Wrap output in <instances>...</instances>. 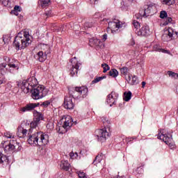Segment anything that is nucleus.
I'll list each match as a JSON object with an SVG mask.
<instances>
[{
  "mask_svg": "<svg viewBox=\"0 0 178 178\" xmlns=\"http://www.w3.org/2000/svg\"><path fill=\"white\" fill-rule=\"evenodd\" d=\"M70 156L72 159H75L77 158V156H79V154H77V152H70Z\"/></svg>",
  "mask_w": 178,
  "mask_h": 178,
  "instance_id": "obj_43",
  "label": "nucleus"
},
{
  "mask_svg": "<svg viewBox=\"0 0 178 178\" xmlns=\"http://www.w3.org/2000/svg\"><path fill=\"white\" fill-rule=\"evenodd\" d=\"M71 65H70V75L71 77L74 76H77V72L80 68V65H81L77 60V58L74 57L70 60Z\"/></svg>",
  "mask_w": 178,
  "mask_h": 178,
  "instance_id": "obj_8",
  "label": "nucleus"
},
{
  "mask_svg": "<svg viewBox=\"0 0 178 178\" xmlns=\"http://www.w3.org/2000/svg\"><path fill=\"white\" fill-rule=\"evenodd\" d=\"M102 40L103 41H106V40H108V35L106 33L102 35Z\"/></svg>",
  "mask_w": 178,
  "mask_h": 178,
  "instance_id": "obj_53",
  "label": "nucleus"
},
{
  "mask_svg": "<svg viewBox=\"0 0 178 178\" xmlns=\"http://www.w3.org/2000/svg\"><path fill=\"white\" fill-rule=\"evenodd\" d=\"M128 68L127 67H123L120 68V72L122 76H127Z\"/></svg>",
  "mask_w": 178,
  "mask_h": 178,
  "instance_id": "obj_34",
  "label": "nucleus"
},
{
  "mask_svg": "<svg viewBox=\"0 0 178 178\" xmlns=\"http://www.w3.org/2000/svg\"><path fill=\"white\" fill-rule=\"evenodd\" d=\"M3 69L8 70V65L5 63L0 64V70H3Z\"/></svg>",
  "mask_w": 178,
  "mask_h": 178,
  "instance_id": "obj_49",
  "label": "nucleus"
},
{
  "mask_svg": "<svg viewBox=\"0 0 178 178\" xmlns=\"http://www.w3.org/2000/svg\"><path fill=\"white\" fill-rule=\"evenodd\" d=\"M4 83H6V79H5V76H3V75H0V85L4 84Z\"/></svg>",
  "mask_w": 178,
  "mask_h": 178,
  "instance_id": "obj_50",
  "label": "nucleus"
},
{
  "mask_svg": "<svg viewBox=\"0 0 178 178\" xmlns=\"http://www.w3.org/2000/svg\"><path fill=\"white\" fill-rule=\"evenodd\" d=\"M122 27V23L119 19H114V21L108 22L107 31H111L112 34H115L116 31H119V29Z\"/></svg>",
  "mask_w": 178,
  "mask_h": 178,
  "instance_id": "obj_9",
  "label": "nucleus"
},
{
  "mask_svg": "<svg viewBox=\"0 0 178 178\" xmlns=\"http://www.w3.org/2000/svg\"><path fill=\"white\" fill-rule=\"evenodd\" d=\"M133 25H134V29H136L135 33L137 34V31H138V29H140V22H138L136 20H134Z\"/></svg>",
  "mask_w": 178,
  "mask_h": 178,
  "instance_id": "obj_31",
  "label": "nucleus"
},
{
  "mask_svg": "<svg viewBox=\"0 0 178 178\" xmlns=\"http://www.w3.org/2000/svg\"><path fill=\"white\" fill-rule=\"evenodd\" d=\"M49 2H51V0H40V6L42 8H47L49 5Z\"/></svg>",
  "mask_w": 178,
  "mask_h": 178,
  "instance_id": "obj_27",
  "label": "nucleus"
},
{
  "mask_svg": "<svg viewBox=\"0 0 178 178\" xmlns=\"http://www.w3.org/2000/svg\"><path fill=\"white\" fill-rule=\"evenodd\" d=\"M109 76L111 77H118L119 76V72L116 69H112L109 71Z\"/></svg>",
  "mask_w": 178,
  "mask_h": 178,
  "instance_id": "obj_28",
  "label": "nucleus"
},
{
  "mask_svg": "<svg viewBox=\"0 0 178 178\" xmlns=\"http://www.w3.org/2000/svg\"><path fill=\"white\" fill-rule=\"evenodd\" d=\"M119 98V94L113 91L107 96L106 102L110 104V106H113Z\"/></svg>",
  "mask_w": 178,
  "mask_h": 178,
  "instance_id": "obj_11",
  "label": "nucleus"
},
{
  "mask_svg": "<svg viewBox=\"0 0 178 178\" xmlns=\"http://www.w3.org/2000/svg\"><path fill=\"white\" fill-rule=\"evenodd\" d=\"M8 165H9V159L0 152V167L5 168Z\"/></svg>",
  "mask_w": 178,
  "mask_h": 178,
  "instance_id": "obj_17",
  "label": "nucleus"
},
{
  "mask_svg": "<svg viewBox=\"0 0 178 178\" xmlns=\"http://www.w3.org/2000/svg\"><path fill=\"white\" fill-rule=\"evenodd\" d=\"M94 22H86L84 24L85 29H91V27H93Z\"/></svg>",
  "mask_w": 178,
  "mask_h": 178,
  "instance_id": "obj_35",
  "label": "nucleus"
},
{
  "mask_svg": "<svg viewBox=\"0 0 178 178\" xmlns=\"http://www.w3.org/2000/svg\"><path fill=\"white\" fill-rule=\"evenodd\" d=\"M69 95L72 98H86L88 95V88L86 86L76 87L74 89L73 92H71Z\"/></svg>",
  "mask_w": 178,
  "mask_h": 178,
  "instance_id": "obj_5",
  "label": "nucleus"
},
{
  "mask_svg": "<svg viewBox=\"0 0 178 178\" xmlns=\"http://www.w3.org/2000/svg\"><path fill=\"white\" fill-rule=\"evenodd\" d=\"M162 2L164 5H168V6H170V5H173L174 3L172 0H163Z\"/></svg>",
  "mask_w": 178,
  "mask_h": 178,
  "instance_id": "obj_39",
  "label": "nucleus"
},
{
  "mask_svg": "<svg viewBox=\"0 0 178 178\" xmlns=\"http://www.w3.org/2000/svg\"><path fill=\"white\" fill-rule=\"evenodd\" d=\"M126 80L128 81V83H130L131 80V75L129 74L127 76H126Z\"/></svg>",
  "mask_w": 178,
  "mask_h": 178,
  "instance_id": "obj_54",
  "label": "nucleus"
},
{
  "mask_svg": "<svg viewBox=\"0 0 178 178\" xmlns=\"http://www.w3.org/2000/svg\"><path fill=\"white\" fill-rule=\"evenodd\" d=\"M61 120L63 122V124L58 127L57 130L59 134H65L67 131V129H70V127L73 126V120L72 117L67 115L63 116Z\"/></svg>",
  "mask_w": 178,
  "mask_h": 178,
  "instance_id": "obj_4",
  "label": "nucleus"
},
{
  "mask_svg": "<svg viewBox=\"0 0 178 178\" xmlns=\"http://www.w3.org/2000/svg\"><path fill=\"white\" fill-rule=\"evenodd\" d=\"M104 79H106V76H99V77L95 79L92 81V84H95V83H99V81H101V80H104Z\"/></svg>",
  "mask_w": 178,
  "mask_h": 178,
  "instance_id": "obj_32",
  "label": "nucleus"
},
{
  "mask_svg": "<svg viewBox=\"0 0 178 178\" xmlns=\"http://www.w3.org/2000/svg\"><path fill=\"white\" fill-rule=\"evenodd\" d=\"M44 17H51L52 16V11L51 10H48L46 11L45 13L44 14Z\"/></svg>",
  "mask_w": 178,
  "mask_h": 178,
  "instance_id": "obj_46",
  "label": "nucleus"
},
{
  "mask_svg": "<svg viewBox=\"0 0 178 178\" xmlns=\"http://www.w3.org/2000/svg\"><path fill=\"white\" fill-rule=\"evenodd\" d=\"M31 35L29 31L19 32L13 42L16 49H24L31 44Z\"/></svg>",
  "mask_w": 178,
  "mask_h": 178,
  "instance_id": "obj_3",
  "label": "nucleus"
},
{
  "mask_svg": "<svg viewBox=\"0 0 178 178\" xmlns=\"http://www.w3.org/2000/svg\"><path fill=\"white\" fill-rule=\"evenodd\" d=\"M16 86L21 88L24 94H28L31 91L33 99H41L48 94V90L44 86L39 85L36 88L31 89L26 80L17 81Z\"/></svg>",
  "mask_w": 178,
  "mask_h": 178,
  "instance_id": "obj_1",
  "label": "nucleus"
},
{
  "mask_svg": "<svg viewBox=\"0 0 178 178\" xmlns=\"http://www.w3.org/2000/svg\"><path fill=\"white\" fill-rule=\"evenodd\" d=\"M102 161V154H98L93 161L94 165H98Z\"/></svg>",
  "mask_w": 178,
  "mask_h": 178,
  "instance_id": "obj_30",
  "label": "nucleus"
},
{
  "mask_svg": "<svg viewBox=\"0 0 178 178\" xmlns=\"http://www.w3.org/2000/svg\"><path fill=\"white\" fill-rule=\"evenodd\" d=\"M30 133H28L29 136L27 141L31 145H33V147L39 145L41 147L47 145L49 143V136L48 134L42 131L35 132L33 134Z\"/></svg>",
  "mask_w": 178,
  "mask_h": 178,
  "instance_id": "obj_2",
  "label": "nucleus"
},
{
  "mask_svg": "<svg viewBox=\"0 0 178 178\" xmlns=\"http://www.w3.org/2000/svg\"><path fill=\"white\" fill-rule=\"evenodd\" d=\"M90 3H95L96 2H98V0H90Z\"/></svg>",
  "mask_w": 178,
  "mask_h": 178,
  "instance_id": "obj_55",
  "label": "nucleus"
},
{
  "mask_svg": "<svg viewBox=\"0 0 178 178\" xmlns=\"http://www.w3.org/2000/svg\"><path fill=\"white\" fill-rule=\"evenodd\" d=\"M37 106H40V103H29L25 106L19 109L20 112H32Z\"/></svg>",
  "mask_w": 178,
  "mask_h": 178,
  "instance_id": "obj_12",
  "label": "nucleus"
},
{
  "mask_svg": "<svg viewBox=\"0 0 178 178\" xmlns=\"http://www.w3.org/2000/svg\"><path fill=\"white\" fill-rule=\"evenodd\" d=\"M64 108L65 109H73L74 108V104H73V99L71 95L65 96L64 99Z\"/></svg>",
  "mask_w": 178,
  "mask_h": 178,
  "instance_id": "obj_13",
  "label": "nucleus"
},
{
  "mask_svg": "<svg viewBox=\"0 0 178 178\" xmlns=\"http://www.w3.org/2000/svg\"><path fill=\"white\" fill-rule=\"evenodd\" d=\"M40 124V122L35 120H34L31 122L30 127L31 129H29V133H31V129H35Z\"/></svg>",
  "mask_w": 178,
  "mask_h": 178,
  "instance_id": "obj_26",
  "label": "nucleus"
},
{
  "mask_svg": "<svg viewBox=\"0 0 178 178\" xmlns=\"http://www.w3.org/2000/svg\"><path fill=\"white\" fill-rule=\"evenodd\" d=\"M40 106H43V108H47L48 106L51 105V102L49 100L45 101L40 104Z\"/></svg>",
  "mask_w": 178,
  "mask_h": 178,
  "instance_id": "obj_38",
  "label": "nucleus"
},
{
  "mask_svg": "<svg viewBox=\"0 0 178 178\" xmlns=\"http://www.w3.org/2000/svg\"><path fill=\"white\" fill-rule=\"evenodd\" d=\"M42 47H45L47 49H49V46H48V44H43Z\"/></svg>",
  "mask_w": 178,
  "mask_h": 178,
  "instance_id": "obj_57",
  "label": "nucleus"
},
{
  "mask_svg": "<svg viewBox=\"0 0 178 178\" xmlns=\"http://www.w3.org/2000/svg\"><path fill=\"white\" fill-rule=\"evenodd\" d=\"M157 138L159 140H162L163 141H164V143L171 148H173L175 147L172 135L166 133V131H165L164 129L160 130V132L157 136Z\"/></svg>",
  "mask_w": 178,
  "mask_h": 178,
  "instance_id": "obj_6",
  "label": "nucleus"
},
{
  "mask_svg": "<svg viewBox=\"0 0 178 178\" xmlns=\"http://www.w3.org/2000/svg\"><path fill=\"white\" fill-rule=\"evenodd\" d=\"M130 84H131L132 86H134V84H138V79H137V76H132V80L130 82Z\"/></svg>",
  "mask_w": 178,
  "mask_h": 178,
  "instance_id": "obj_37",
  "label": "nucleus"
},
{
  "mask_svg": "<svg viewBox=\"0 0 178 178\" xmlns=\"http://www.w3.org/2000/svg\"><path fill=\"white\" fill-rule=\"evenodd\" d=\"M177 32H174L173 29H168V30L166 31L165 34L163 35L162 39L163 40L165 37H169V38H172L173 35H175V37H177Z\"/></svg>",
  "mask_w": 178,
  "mask_h": 178,
  "instance_id": "obj_21",
  "label": "nucleus"
},
{
  "mask_svg": "<svg viewBox=\"0 0 178 178\" xmlns=\"http://www.w3.org/2000/svg\"><path fill=\"white\" fill-rule=\"evenodd\" d=\"M129 1H130L131 2H134V1L136 0H129Z\"/></svg>",
  "mask_w": 178,
  "mask_h": 178,
  "instance_id": "obj_59",
  "label": "nucleus"
},
{
  "mask_svg": "<svg viewBox=\"0 0 178 178\" xmlns=\"http://www.w3.org/2000/svg\"><path fill=\"white\" fill-rule=\"evenodd\" d=\"M77 175L79 178H87V177H86V173H84V172L79 171L77 172Z\"/></svg>",
  "mask_w": 178,
  "mask_h": 178,
  "instance_id": "obj_44",
  "label": "nucleus"
},
{
  "mask_svg": "<svg viewBox=\"0 0 178 178\" xmlns=\"http://www.w3.org/2000/svg\"><path fill=\"white\" fill-rule=\"evenodd\" d=\"M60 166L63 170L65 171H67L69 169H70V163H69V161L66 160H63L60 164Z\"/></svg>",
  "mask_w": 178,
  "mask_h": 178,
  "instance_id": "obj_23",
  "label": "nucleus"
},
{
  "mask_svg": "<svg viewBox=\"0 0 178 178\" xmlns=\"http://www.w3.org/2000/svg\"><path fill=\"white\" fill-rule=\"evenodd\" d=\"M172 17H165V22L163 23V25L164 26H168V24H169V23H172Z\"/></svg>",
  "mask_w": 178,
  "mask_h": 178,
  "instance_id": "obj_41",
  "label": "nucleus"
},
{
  "mask_svg": "<svg viewBox=\"0 0 178 178\" xmlns=\"http://www.w3.org/2000/svg\"><path fill=\"white\" fill-rule=\"evenodd\" d=\"M34 120L37 122H41V120H44V114L42 113L38 112L37 111H34L33 112Z\"/></svg>",
  "mask_w": 178,
  "mask_h": 178,
  "instance_id": "obj_22",
  "label": "nucleus"
},
{
  "mask_svg": "<svg viewBox=\"0 0 178 178\" xmlns=\"http://www.w3.org/2000/svg\"><path fill=\"white\" fill-rule=\"evenodd\" d=\"M160 17L161 19H165V17H168V13H166L165 10L161 11Z\"/></svg>",
  "mask_w": 178,
  "mask_h": 178,
  "instance_id": "obj_40",
  "label": "nucleus"
},
{
  "mask_svg": "<svg viewBox=\"0 0 178 178\" xmlns=\"http://www.w3.org/2000/svg\"><path fill=\"white\" fill-rule=\"evenodd\" d=\"M26 81H27L28 85L31 88V90L37 88H34V87H35V86L38 85V81H37V79L35 77L32 76V77L28 79V80Z\"/></svg>",
  "mask_w": 178,
  "mask_h": 178,
  "instance_id": "obj_18",
  "label": "nucleus"
},
{
  "mask_svg": "<svg viewBox=\"0 0 178 178\" xmlns=\"http://www.w3.org/2000/svg\"><path fill=\"white\" fill-rule=\"evenodd\" d=\"M136 34L141 37H148V35L151 34L149 27L147 25L142 26V28L136 32Z\"/></svg>",
  "mask_w": 178,
  "mask_h": 178,
  "instance_id": "obj_15",
  "label": "nucleus"
},
{
  "mask_svg": "<svg viewBox=\"0 0 178 178\" xmlns=\"http://www.w3.org/2000/svg\"><path fill=\"white\" fill-rule=\"evenodd\" d=\"M105 122H108V120H105L104 121H103L104 123H105Z\"/></svg>",
  "mask_w": 178,
  "mask_h": 178,
  "instance_id": "obj_61",
  "label": "nucleus"
},
{
  "mask_svg": "<svg viewBox=\"0 0 178 178\" xmlns=\"http://www.w3.org/2000/svg\"><path fill=\"white\" fill-rule=\"evenodd\" d=\"M1 144L4 148V152L6 154L8 152H13V151L16 149V145L12 144V143L9 141H3Z\"/></svg>",
  "mask_w": 178,
  "mask_h": 178,
  "instance_id": "obj_14",
  "label": "nucleus"
},
{
  "mask_svg": "<svg viewBox=\"0 0 178 178\" xmlns=\"http://www.w3.org/2000/svg\"><path fill=\"white\" fill-rule=\"evenodd\" d=\"M145 84H146L145 81L142 82V88H144L145 87Z\"/></svg>",
  "mask_w": 178,
  "mask_h": 178,
  "instance_id": "obj_56",
  "label": "nucleus"
},
{
  "mask_svg": "<svg viewBox=\"0 0 178 178\" xmlns=\"http://www.w3.org/2000/svg\"><path fill=\"white\" fill-rule=\"evenodd\" d=\"M14 10L17 11V12H21L22 10V8L19 6H15L14 7Z\"/></svg>",
  "mask_w": 178,
  "mask_h": 178,
  "instance_id": "obj_51",
  "label": "nucleus"
},
{
  "mask_svg": "<svg viewBox=\"0 0 178 178\" xmlns=\"http://www.w3.org/2000/svg\"><path fill=\"white\" fill-rule=\"evenodd\" d=\"M102 44V42L99 39L92 38L89 40V44L90 47H99Z\"/></svg>",
  "mask_w": 178,
  "mask_h": 178,
  "instance_id": "obj_19",
  "label": "nucleus"
},
{
  "mask_svg": "<svg viewBox=\"0 0 178 178\" xmlns=\"http://www.w3.org/2000/svg\"><path fill=\"white\" fill-rule=\"evenodd\" d=\"M129 99H131V92H125L124 93V100H125L126 102H129Z\"/></svg>",
  "mask_w": 178,
  "mask_h": 178,
  "instance_id": "obj_29",
  "label": "nucleus"
},
{
  "mask_svg": "<svg viewBox=\"0 0 178 178\" xmlns=\"http://www.w3.org/2000/svg\"><path fill=\"white\" fill-rule=\"evenodd\" d=\"M7 67H8V72H13V70H19V65H17V64L16 63H9L8 65H7Z\"/></svg>",
  "mask_w": 178,
  "mask_h": 178,
  "instance_id": "obj_24",
  "label": "nucleus"
},
{
  "mask_svg": "<svg viewBox=\"0 0 178 178\" xmlns=\"http://www.w3.org/2000/svg\"><path fill=\"white\" fill-rule=\"evenodd\" d=\"M0 3L3 6H8L9 5V0H0Z\"/></svg>",
  "mask_w": 178,
  "mask_h": 178,
  "instance_id": "obj_45",
  "label": "nucleus"
},
{
  "mask_svg": "<svg viewBox=\"0 0 178 178\" xmlns=\"http://www.w3.org/2000/svg\"><path fill=\"white\" fill-rule=\"evenodd\" d=\"M154 9H155V6L152 4L147 6V8H145L143 16L147 17L149 15L154 13Z\"/></svg>",
  "mask_w": 178,
  "mask_h": 178,
  "instance_id": "obj_20",
  "label": "nucleus"
},
{
  "mask_svg": "<svg viewBox=\"0 0 178 178\" xmlns=\"http://www.w3.org/2000/svg\"><path fill=\"white\" fill-rule=\"evenodd\" d=\"M47 128L49 130H54V122H49L47 124Z\"/></svg>",
  "mask_w": 178,
  "mask_h": 178,
  "instance_id": "obj_47",
  "label": "nucleus"
},
{
  "mask_svg": "<svg viewBox=\"0 0 178 178\" xmlns=\"http://www.w3.org/2000/svg\"><path fill=\"white\" fill-rule=\"evenodd\" d=\"M35 59L39 62H44L47 60V51H40L35 55Z\"/></svg>",
  "mask_w": 178,
  "mask_h": 178,
  "instance_id": "obj_16",
  "label": "nucleus"
},
{
  "mask_svg": "<svg viewBox=\"0 0 178 178\" xmlns=\"http://www.w3.org/2000/svg\"><path fill=\"white\" fill-rule=\"evenodd\" d=\"M11 15H15V16H19V12L15 10H13L10 12Z\"/></svg>",
  "mask_w": 178,
  "mask_h": 178,
  "instance_id": "obj_52",
  "label": "nucleus"
},
{
  "mask_svg": "<svg viewBox=\"0 0 178 178\" xmlns=\"http://www.w3.org/2000/svg\"><path fill=\"white\" fill-rule=\"evenodd\" d=\"M98 141L104 143L106 141L107 138H109L111 136V130L109 128L104 127L103 129H97L95 131Z\"/></svg>",
  "mask_w": 178,
  "mask_h": 178,
  "instance_id": "obj_7",
  "label": "nucleus"
},
{
  "mask_svg": "<svg viewBox=\"0 0 178 178\" xmlns=\"http://www.w3.org/2000/svg\"><path fill=\"white\" fill-rule=\"evenodd\" d=\"M102 67H103V69H104L103 73H106L108 72V70H109V69H110L109 65H108V64H106V63L102 64Z\"/></svg>",
  "mask_w": 178,
  "mask_h": 178,
  "instance_id": "obj_36",
  "label": "nucleus"
},
{
  "mask_svg": "<svg viewBox=\"0 0 178 178\" xmlns=\"http://www.w3.org/2000/svg\"><path fill=\"white\" fill-rule=\"evenodd\" d=\"M3 41L4 44H8V42H9V41H10V38H9L8 35H4V36H3Z\"/></svg>",
  "mask_w": 178,
  "mask_h": 178,
  "instance_id": "obj_42",
  "label": "nucleus"
},
{
  "mask_svg": "<svg viewBox=\"0 0 178 178\" xmlns=\"http://www.w3.org/2000/svg\"><path fill=\"white\" fill-rule=\"evenodd\" d=\"M5 137L7 138H13V134H12L10 132H6L4 134Z\"/></svg>",
  "mask_w": 178,
  "mask_h": 178,
  "instance_id": "obj_48",
  "label": "nucleus"
},
{
  "mask_svg": "<svg viewBox=\"0 0 178 178\" xmlns=\"http://www.w3.org/2000/svg\"><path fill=\"white\" fill-rule=\"evenodd\" d=\"M153 51H155L156 52H163V54H168L169 52L168 50L161 48V46L159 44L154 45Z\"/></svg>",
  "mask_w": 178,
  "mask_h": 178,
  "instance_id": "obj_25",
  "label": "nucleus"
},
{
  "mask_svg": "<svg viewBox=\"0 0 178 178\" xmlns=\"http://www.w3.org/2000/svg\"><path fill=\"white\" fill-rule=\"evenodd\" d=\"M176 91H177V92L178 94V86L177 87Z\"/></svg>",
  "mask_w": 178,
  "mask_h": 178,
  "instance_id": "obj_58",
  "label": "nucleus"
},
{
  "mask_svg": "<svg viewBox=\"0 0 178 178\" xmlns=\"http://www.w3.org/2000/svg\"><path fill=\"white\" fill-rule=\"evenodd\" d=\"M168 74L170 76V77H172L173 79H178V74L176 72L168 71Z\"/></svg>",
  "mask_w": 178,
  "mask_h": 178,
  "instance_id": "obj_33",
  "label": "nucleus"
},
{
  "mask_svg": "<svg viewBox=\"0 0 178 178\" xmlns=\"http://www.w3.org/2000/svg\"><path fill=\"white\" fill-rule=\"evenodd\" d=\"M29 127L28 124H22L20 126L17 127V136H18L20 138H23L27 136V132L30 133V131L27 129Z\"/></svg>",
  "mask_w": 178,
  "mask_h": 178,
  "instance_id": "obj_10",
  "label": "nucleus"
},
{
  "mask_svg": "<svg viewBox=\"0 0 178 178\" xmlns=\"http://www.w3.org/2000/svg\"><path fill=\"white\" fill-rule=\"evenodd\" d=\"M54 30V31H56V30H58V29H53Z\"/></svg>",
  "mask_w": 178,
  "mask_h": 178,
  "instance_id": "obj_60",
  "label": "nucleus"
}]
</instances>
